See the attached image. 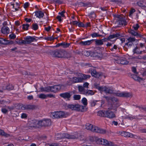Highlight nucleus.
Returning <instances> with one entry per match:
<instances>
[{
	"instance_id": "1",
	"label": "nucleus",
	"mask_w": 146,
	"mask_h": 146,
	"mask_svg": "<svg viewBox=\"0 0 146 146\" xmlns=\"http://www.w3.org/2000/svg\"><path fill=\"white\" fill-rule=\"evenodd\" d=\"M50 54L53 57L58 58H70L71 56L70 53L61 49L51 50L50 52Z\"/></svg>"
},
{
	"instance_id": "2",
	"label": "nucleus",
	"mask_w": 146,
	"mask_h": 146,
	"mask_svg": "<svg viewBox=\"0 0 146 146\" xmlns=\"http://www.w3.org/2000/svg\"><path fill=\"white\" fill-rule=\"evenodd\" d=\"M85 128L88 130L92 132L101 134H105L106 132V130L100 128L97 126H94L93 125L89 123H87L85 125Z\"/></svg>"
},
{
	"instance_id": "3",
	"label": "nucleus",
	"mask_w": 146,
	"mask_h": 146,
	"mask_svg": "<svg viewBox=\"0 0 146 146\" xmlns=\"http://www.w3.org/2000/svg\"><path fill=\"white\" fill-rule=\"evenodd\" d=\"M56 138L59 139L64 138L75 139L78 137V134L76 133L74 135H70L66 133H58L56 136Z\"/></svg>"
},
{
	"instance_id": "4",
	"label": "nucleus",
	"mask_w": 146,
	"mask_h": 146,
	"mask_svg": "<svg viewBox=\"0 0 146 146\" xmlns=\"http://www.w3.org/2000/svg\"><path fill=\"white\" fill-rule=\"evenodd\" d=\"M114 19L115 23L117 27H121V26H125L127 25L126 20L123 18L121 17L120 16L117 15Z\"/></svg>"
},
{
	"instance_id": "5",
	"label": "nucleus",
	"mask_w": 146,
	"mask_h": 146,
	"mask_svg": "<svg viewBox=\"0 0 146 146\" xmlns=\"http://www.w3.org/2000/svg\"><path fill=\"white\" fill-rule=\"evenodd\" d=\"M51 121L49 119H44L38 121V125L41 127H46L51 125Z\"/></svg>"
},
{
	"instance_id": "6",
	"label": "nucleus",
	"mask_w": 146,
	"mask_h": 146,
	"mask_svg": "<svg viewBox=\"0 0 146 146\" xmlns=\"http://www.w3.org/2000/svg\"><path fill=\"white\" fill-rule=\"evenodd\" d=\"M22 110H33L36 108L35 105L31 104H22L19 106Z\"/></svg>"
},
{
	"instance_id": "7",
	"label": "nucleus",
	"mask_w": 146,
	"mask_h": 146,
	"mask_svg": "<svg viewBox=\"0 0 146 146\" xmlns=\"http://www.w3.org/2000/svg\"><path fill=\"white\" fill-rule=\"evenodd\" d=\"M88 72L91 73L92 76L96 78H99L102 75L101 73L97 72L95 68H90Z\"/></svg>"
},
{
	"instance_id": "8",
	"label": "nucleus",
	"mask_w": 146,
	"mask_h": 146,
	"mask_svg": "<svg viewBox=\"0 0 146 146\" xmlns=\"http://www.w3.org/2000/svg\"><path fill=\"white\" fill-rule=\"evenodd\" d=\"M59 96L64 99L70 100L71 96V94H70V92H66L60 94Z\"/></svg>"
},
{
	"instance_id": "9",
	"label": "nucleus",
	"mask_w": 146,
	"mask_h": 146,
	"mask_svg": "<svg viewBox=\"0 0 146 146\" xmlns=\"http://www.w3.org/2000/svg\"><path fill=\"white\" fill-rule=\"evenodd\" d=\"M114 111L107 110L106 111V117L112 119L115 117Z\"/></svg>"
},
{
	"instance_id": "10",
	"label": "nucleus",
	"mask_w": 146,
	"mask_h": 146,
	"mask_svg": "<svg viewBox=\"0 0 146 146\" xmlns=\"http://www.w3.org/2000/svg\"><path fill=\"white\" fill-rule=\"evenodd\" d=\"M117 105V104L116 103H114L109 104L108 106V110L114 111H117V108L118 107Z\"/></svg>"
},
{
	"instance_id": "11",
	"label": "nucleus",
	"mask_w": 146,
	"mask_h": 146,
	"mask_svg": "<svg viewBox=\"0 0 146 146\" xmlns=\"http://www.w3.org/2000/svg\"><path fill=\"white\" fill-rule=\"evenodd\" d=\"M115 94L117 96L123 97H128L131 96V94L130 93L126 92L116 93H115Z\"/></svg>"
},
{
	"instance_id": "12",
	"label": "nucleus",
	"mask_w": 146,
	"mask_h": 146,
	"mask_svg": "<svg viewBox=\"0 0 146 146\" xmlns=\"http://www.w3.org/2000/svg\"><path fill=\"white\" fill-rule=\"evenodd\" d=\"M103 145L107 146H115V144L113 142L108 141L106 139H103V142L102 143Z\"/></svg>"
},
{
	"instance_id": "13",
	"label": "nucleus",
	"mask_w": 146,
	"mask_h": 146,
	"mask_svg": "<svg viewBox=\"0 0 146 146\" xmlns=\"http://www.w3.org/2000/svg\"><path fill=\"white\" fill-rule=\"evenodd\" d=\"M25 40H26L28 44H29L34 41H36L37 40L34 37L31 36H27L26 37L24 38Z\"/></svg>"
},
{
	"instance_id": "14",
	"label": "nucleus",
	"mask_w": 146,
	"mask_h": 146,
	"mask_svg": "<svg viewBox=\"0 0 146 146\" xmlns=\"http://www.w3.org/2000/svg\"><path fill=\"white\" fill-rule=\"evenodd\" d=\"M1 32L4 35H7L9 33L10 30L9 28L6 26H3L1 29Z\"/></svg>"
},
{
	"instance_id": "15",
	"label": "nucleus",
	"mask_w": 146,
	"mask_h": 146,
	"mask_svg": "<svg viewBox=\"0 0 146 146\" xmlns=\"http://www.w3.org/2000/svg\"><path fill=\"white\" fill-rule=\"evenodd\" d=\"M128 32L131 35L135 36H136L137 37H141L142 35L138 34L137 32L131 29H129L128 30Z\"/></svg>"
},
{
	"instance_id": "16",
	"label": "nucleus",
	"mask_w": 146,
	"mask_h": 146,
	"mask_svg": "<svg viewBox=\"0 0 146 146\" xmlns=\"http://www.w3.org/2000/svg\"><path fill=\"white\" fill-rule=\"evenodd\" d=\"M51 92H56L61 89V87L60 85H54L51 86Z\"/></svg>"
},
{
	"instance_id": "17",
	"label": "nucleus",
	"mask_w": 146,
	"mask_h": 146,
	"mask_svg": "<svg viewBox=\"0 0 146 146\" xmlns=\"http://www.w3.org/2000/svg\"><path fill=\"white\" fill-rule=\"evenodd\" d=\"M94 39L87 40L86 41H81L80 44L83 45H89L91 44L94 41Z\"/></svg>"
},
{
	"instance_id": "18",
	"label": "nucleus",
	"mask_w": 146,
	"mask_h": 146,
	"mask_svg": "<svg viewBox=\"0 0 146 146\" xmlns=\"http://www.w3.org/2000/svg\"><path fill=\"white\" fill-rule=\"evenodd\" d=\"M122 35L120 34L119 33H116L115 34L110 35L107 37L108 38V40L110 41L111 40V39L118 37H122Z\"/></svg>"
},
{
	"instance_id": "19",
	"label": "nucleus",
	"mask_w": 146,
	"mask_h": 146,
	"mask_svg": "<svg viewBox=\"0 0 146 146\" xmlns=\"http://www.w3.org/2000/svg\"><path fill=\"white\" fill-rule=\"evenodd\" d=\"M35 15L38 18H42L44 14L43 12L40 11H36L35 12Z\"/></svg>"
},
{
	"instance_id": "20",
	"label": "nucleus",
	"mask_w": 146,
	"mask_h": 146,
	"mask_svg": "<svg viewBox=\"0 0 146 146\" xmlns=\"http://www.w3.org/2000/svg\"><path fill=\"white\" fill-rule=\"evenodd\" d=\"M72 82L74 83L81 82H83V79L82 78L73 77L72 80Z\"/></svg>"
},
{
	"instance_id": "21",
	"label": "nucleus",
	"mask_w": 146,
	"mask_h": 146,
	"mask_svg": "<svg viewBox=\"0 0 146 146\" xmlns=\"http://www.w3.org/2000/svg\"><path fill=\"white\" fill-rule=\"evenodd\" d=\"M81 108L84 110V107L83 106L80 105L78 104L74 105L73 110L80 111Z\"/></svg>"
},
{
	"instance_id": "22",
	"label": "nucleus",
	"mask_w": 146,
	"mask_h": 146,
	"mask_svg": "<svg viewBox=\"0 0 146 146\" xmlns=\"http://www.w3.org/2000/svg\"><path fill=\"white\" fill-rule=\"evenodd\" d=\"M137 5L141 7H146V2L145 1L141 0L137 2Z\"/></svg>"
},
{
	"instance_id": "23",
	"label": "nucleus",
	"mask_w": 146,
	"mask_h": 146,
	"mask_svg": "<svg viewBox=\"0 0 146 146\" xmlns=\"http://www.w3.org/2000/svg\"><path fill=\"white\" fill-rule=\"evenodd\" d=\"M121 134L122 136L126 137H131L132 135L131 133L124 131L122 132Z\"/></svg>"
},
{
	"instance_id": "24",
	"label": "nucleus",
	"mask_w": 146,
	"mask_h": 146,
	"mask_svg": "<svg viewBox=\"0 0 146 146\" xmlns=\"http://www.w3.org/2000/svg\"><path fill=\"white\" fill-rule=\"evenodd\" d=\"M143 52L142 51H140L139 48L137 46H136L133 50V54H141Z\"/></svg>"
},
{
	"instance_id": "25",
	"label": "nucleus",
	"mask_w": 146,
	"mask_h": 146,
	"mask_svg": "<svg viewBox=\"0 0 146 146\" xmlns=\"http://www.w3.org/2000/svg\"><path fill=\"white\" fill-rule=\"evenodd\" d=\"M30 124L31 127H37V125H38V122L36 120H33L31 122Z\"/></svg>"
},
{
	"instance_id": "26",
	"label": "nucleus",
	"mask_w": 146,
	"mask_h": 146,
	"mask_svg": "<svg viewBox=\"0 0 146 146\" xmlns=\"http://www.w3.org/2000/svg\"><path fill=\"white\" fill-rule=\"evenodd\" d=\"M97 113L98 116L102 117H106V111L105 110H100L98 111Z\"/></svg>"
},
{
	"instance_id": "27",
	"label": "nucleus",
	"mask_w": 146,
	"mask_h": 146,
	"mask_svg": "<svg viewBox=\"0 0 146 146\" xmlns=\"http://www.w3.org/2000/svg\"><path fill=\"white\" fill-rule=\"evenodd\" d=\"M58 115V111H57L52 113L50 115V116L51 117L53 118H59Z\"/></svg>"
},
{
	"instance_id": "28",
	"label": "nucleus",
	"mask_w": 146,
	"mask_h": 146,
	"mask_svg": "<svg viewBox=\"0 0 146 146\" xmlns=\"http://www.w3.org/2000/svg\"><path fill=\"white\" fill-rule=\"evenodd\" d=\"M95 42V44L96 45H102L104 44V42H102L101 39H94Z\"/></svg>"
},
{
	"instance_id": "29",
	"label": "nucleus",
	"mask_w": 146,
	"mask_h": 146,
	"mask_svg": "<svg viewBox=\"0 0 146 146\" xmlns=\"http://www.w3.org/2000/svg\"><path fill=\"white\" fill-rule=\"evenodd\" d=\"M119 62L120 64H127L129 63V62L125 58L120 59Z\"/></svg>"
},
{
	"instance_id": "30",
	"label": "nucleus",
	"mask_w": 146,
	"mask_h": 146,
	"mask_svg": "<svg viewBox=\"0 0 146 146\" xmlns=\"http://www.w3.org/2000/svg\"><path fill=\"white\" fill-rule=\"evenodd\" d=\"M84 94L85 95H93L94 94V93L92 90H85L84 93Z\"/></svg>"
},
{
	"instance_id": "31",
	"label": "nucleus",
	"mask_w": 146,
	"mask_h": 146,
	"mask_svg": "<svg viewBox=\"0 0 146 146\" xmlns=\"http://www.w3.org/2000/svg\"><path fill=\"white\" fill-rule=\"evenodd\" d=\"M97 137L96 136H90L89 137V140L92 142H96V141L97 139Z\"/></svg>"
},
{
	"instance_id": "32",
	"label": "nucleus",
	"mask_w": 146,
	"mask_h": 146,
	"mask_svg": "<svg viewBox=\"0 0 146 146\" xmlns=\"http://www.w3.org/2000/svg\"><path fill=\"white\" fill-rule=\"evenodd\" d=\"M105 92L106 93L111 94L113 93V90L110 88L106 87Z\"/></svg>"
},
{
	"instance_id": "33",
	"label": "nucleus",
	"mask_w": 146,
	"mask_h": 146,
	"mask_svg": "<svg viewBox=\"0 0 146 146\" xmlns=\"http://www.w3.org/2000/svg\"><path fill=\"white\" fill-rule=\"evenodd\" d=\"M0 43L3 44H7L8 43V41L5 39L0 38Z\"/></svg>"
},
{
	"instance_id": "34",
	"label": "nucleus",
	"mask_w": 146,
	"mask_h": 146,
	"mask_svg": "<svg viewBox=\"0 0 146 146\" xmlns=\"http://www.w3.org/2000/svg\"><path fill=\"white\" fill-rule=\"evenodd\" d=\"M0 135L6 137H8L9 135L5 133L3 130L0 129Z\"/></svg>"
},
{
	"instance_id": "35",
	"label": "nucleus",
	"mask_w": 146,
	"mask_h": 146,
	"mask_svg": "<svg viewBox=\"0 0 146 146\" xmlns=\"http://www.w3.org/2000/svg\"><path fill=\"white\" fill-rule=\"evenodd\" d=\"M22 29L24 30H28L29 27V25L27 23L23 24L22 25Z\"/></svg>"
},
{
	"instance_id": "36",
	"label": "nucleus",
	"mask_w": 146,
	"mask_h": 146,
	"mask_svg": "<svg viewBox=\"0 0 146 146\" xmlns=\"http://www.w3.org/2000/svg\"><path fill=\"white\" fill-rule=\"evenodd\" d=\"M58 117L62 118L65 117V115L63 111H58Z\"/></svg>"
},
{
	"instance_id": "37",
	"label": "nucleus",
	"mask_w": 146,
	"mask_h": 146,
	"mask_svg": "<svg viewBox=\"0 0 146 146\" xmlns=\"http://www.w3.org/2000/svg\"><path fill=\"white\" fill-rule=\"evenodd\" d=\"M61 45L63 48H66L69 46L70 44L65 42H62L61 43Z\"/></svg>"
},
{
	"instance_id": "38",
	"label": "nucleus",
	"mask_w": 146,
	"mask_h": 146,
	"mask_svg": "<svg viewBox=\"0 0 146 146\" xmlns=\"http://www.w3.org/2000/svg\"><path fill=\"white\" fill-rule=\"evenodd\" d=\"M135 37H130L127 39V42H131L133 43L135 40Z\"/></svg>"
},
{
	"instance_id": "39",
	"label": "nucleus",
	"mask_w": 146,
	"mask_h": 146,
	"mask_svg": "<svg viewBox=\"0 0 146 146\" xmlns=\"http://www.w3.org/2000/svg\"><path fill=\"white\" fill-rule=\"evenodd\" d=\"M32 29L36 31L38 29V26L36 23H33L32 25Z\"/></svg>"
},
{
	"instance_id": "40",
	"label": "nucleus",
	"mask_w": 146,
	"mask_h": 146,
	"mask_svg": "<svg viewBox=\"0 0 146 146\" xmlns=\"http://www.w3.org/2000/svg\"><path fill=\"white\" fill-rule=\"evenodd\" d=\"M73 99L74 100H79L81 98L80 95L74 94L73 97Z\"/></svg>"
},
{
	"instance_id": "41",
	"label": "nucleus",
	"mask_w": 146,
	"mask_h": 146,
	"mask_svg": "<svg viewBox=\"0 0 146 146\" xmlns=\"http://www.w3.org/2000/svg\"><path fill=\"white\" fill-rule=\"evenodd\" d=\"M103 139H99L97 137L96 143L98 144L102 145V143L103 142Z\"/></svg>"
},
{
	"instance_id": "42",
	"label": "nucleus",
	"mask_w": 146,
	"mask_h": 146,
	"mask_svg": "<svg viewBox=\"0 0 146 146\" xmlns=\"http://www.w3.org/2000/svg\"><path fill=\"white\" fill-rule=\"evenodd\" d=\"M91 36L93 37H97L102 36V35H99L98 33H94L91 34Z\"/></svg>"
},
{
	"instance_id": "43",
	"label": "nucleus",
	"mask_w": 146,
	"mask_h": 146,
	"mask_svg": "<svg viewBox=\"0 0 146 146\" xmlns=\"http://www.w3.org/2000/svg\"><path fill=\"white\" fill-rule=\"evenodd\" d=\"M126 118L127 119H129L131 120H132L133 119H135L136 117L134 116L129 115H127L126 117Z\"/></svg>"
},
{
	"instance_id": "44",
	"label": "nucleus",
	"mask_w": 146,
	"mask_h": 146,
	"mask_svg": "<svg viewBox=\"0 0 146 146\" xmlns=\"http://www.w3.org/2000/svg\"><path fill=\"white\" fill-rule=\"evenodd\" d=\"M38 97L41 99H45L47 98L46 95L44 94H41L38 96Z\"/></svg>"
},
{
	"instance_id": "45",
	"label": "nucleus",
	"mask_w": 146,
	"mask_h": 146,
	"mask_svg": "<svg viewBox=\"0 0 146 146\" xmlns=\"http://www.w3.org/2000/svg\"><path fill=\"white\" fill-rule=\"evenodd\" d=\"M133 45V43L131 42H127L125 44V46H127L128 48H131Z\"/></svg>"
},
{
	"instance_id": "46",
	"label": "nucleus",
	"mask_w": 146,
	"mask_h": 146,
	"mask_svg": "<svg viewBox=\"0 0 146 146\" xmlns=\"http://www.w3.org/2000/svg\"><path fill=\"white\" fill-rule=\"evenodd\" d=\"M44 39L46 40L52 41L54 40L55 38H54L53 36H52L50 37H44Z\"/></svg>"
},
{
	"instance_id": "47",
	"label": "nucleus",
	"mask_w": 146,
	"mask_h": 146,
	"mask_svg": "<svg viewBox=\"0 0 146 146\" xmlns=\"http://www.w3.org/2000/svg\"><path fill=\"white\" fill-rule=\"evenodd\" d=\"M82 54H84V55L87 56H89L90 54V53L89 52L86 50H85L83 51Z\"/></svg>"
},
{
	"instance_id": "48",
	"label": "nucleus",
	"mask_w": 146,
	"mask_h": 146,
	"mask_svg": "<svg viewBox=\"0 0 146 146\" xmlns=\"http://www.w3.org/2000/svg\"><path fill=\"white\" fill-rule=\"evenodd\" d=\"M14 88L13 86L11 84H9L6 86V89L9 90H13Z\"/></svg>"
},
{
	"instance_id": "49",
	"label": "nucleus",
	"mask_w": 146,
	"mask_h": 146,
	"mask_svg": "<svg viewBox=\"0 0 146 146\" xmlns=\"http://www.w3.org/2000/svg\"><path fill=\"white\" fill-rule=\"evenodd\" d=\"M78 90L80 92H84V93L86 90L84 88V87L82 86H78Z\"/></svg>"
},
{
	"instance_id": "50",
	"label": "nucleus",
	"mask_w": 146,
	"mask_h": 146,
	"mask_svg": "<svg viewBox=\"0 0 146 146\" xmlns=\"http://www.w3.org/2000/svg\"><path fill=\"white\" fill-rule=\"evenodd\" d=\"M83 104L84 106H86L87 104V100L86 98H83L82 100Z\"/></svg>"
},
{
	"instance_id": "51",
	"label": "nucleus",
	"mask_w": 146,
	"mask_h": 146,
	"mask_svg": "<svg viewBox=\"0 0 146 146\" xmlns=\"http://www.w3.org/2000/svg\"><path fill=\"white\" fill-rule=\"evenodd\" d=\"M16 37V35L14 33H12L9 36V38L10 39H14Z\"/></svg>"
},
{
	"instance_id": "52",
	"label": "nucleus",
	"mask_w": 146,
	"mask_h": 146,
	"mask_svg": "<svg viewBox=\"0 0 146 146\" xmlns=\"http://www.w3.org/2000/svg\"><path fill=\"white\" fill-rule=\"evenodd\" d=\"M90 77V76L89 75L83 74V76H82V78L83 79V80H86L87 78H89Z\"/></svg>"
},
{
	"instance_id": "53",
	"label": "nucleus",
	"mask_w": 146,
	"mask_h": 146,
	"mask_svg": "<svg viewBox=\"0 0 146 146\" xmlns=\"http://www.w3.org/2000/svg\"><path fill=\"white\" fill-rule=\"evenodd\" d=\"M45 92H51V86H48L45 87Z\"/></svg>"
},
{
	"instance_id": "54",
	"label": "nucleus",
	"mask_w": 146,
	"mask_h": 146,
	"mask_svg": "<svg viewBox=\"0 0 146 146\" xmlns=\"http://www.w3.org/2000/svg\"><path fill=\"white\" fill-rule=\"evenodd\" d=\"M106 87V86H100L99 90L101 92H105Z\"/></svg>"
},
{
	"instance_id": "55",
	"label": "nucleus",
	"mask_w": 146,
	"mask_h": 146,
	"mask_svg": "<svg viewBox=\"0 0 146 146\" xmlns=\"http://www.w3.org/2000/svg\"><path fill=\"white\" fill-rule=\"evenodd\" d=\"M131 77L135 80H138L139 77H138L136 75L133 74L131 75Z\"/></svg>"
},
{
	"instance_id": "56",
	"label": "nucleus",
	"mask_w": 146,
	"mask_h": 146,
	"mask_svg": "<svg viewBox=\"0 0 146 146\" xmlns=\"http://www.w3.org/2000/svg\"><path fill=\"white\" fill-rule=\"evenodd\" d=\"M22 41V39H20L17 38L15 40L16 43L19 44H21Z\"/></svg>"
},
{
	"instance_id": "57",
	"label": "nucleus",
	"mask_w": 146,
	"mask_h": 146,
	"mask_svg": "<svg viewBox=\"0 0 146 146\" xmlns=\"http://www.w3.org/2000/svg\"><path fill=\"white\" fill-rule=\"evenodd\" d=\"M139 26L138 24H137L136 25H134L132 27L136 31L139 28Z\"/></svg>"
},
{
	"instance_id": "58",
	"label": "nucleus",
	"mask_w": 146,
	"mask_h": 146,
	"mask_svg": "<svg viewBox=\"0 0 146 146\" xmlns=\"http://www.w3.org/2000/svg\"><path fill=\"white\" fill-rule=\"evenodd\" d=\"M1 111L4 114H6L8 112V110L5 108H3L1 110Z\"/></svg>"
},
{
	"instance_id": "59",
	"label": "nucleus",
	"mask_w": 146,
	"mask_h": 146,
	"mask_svg": "<svg viewBox=\"0 0 146 146\" xmlns=\"http://www.w3.org/2000/svg\"><path fill=\"white\" fill-rule=\"evenodd\" d=\"M139 131L141 133H146V129L143 128L139 129Z\"/></svg>"
},
{
	"instance_id": "60",
	"label": "nucleus",
	"mask_w": 146,
	"mask_h": 146,
	"mask_svg": "<svg viewBox=\"0 0 146 146\" xmlns=\"http://www.w3.org/2000/svg\"><path fill=\"white\" fill-rule=\"evenodd\" d=\"M132 70L136 74H137L138 73L136 72V69L135 67H132Z\"/></svg>"
},
{
	"instance_id": "61",
	"label": "nucleus",
	"mask_w": 146,
	"mask_h": 146,
	"mask_svg": "<svg viewBox=\"0 0 146 146\" xmlns=\"http://www.w3.org/2000/svg\"><path fill=\"white\" fill-rule=\"evenodd\" d=\"M132 136L131 137H130L131 138H134L135 139H140V137L139 136H137L136 135H133L132 133Z\"/></svg>"
},
{
	"instance_id": "62",
	"label": "nucleus",
	"mask_w": 146,
	"mask_h": 146,
	"mask_svg": "<svg viewBox=\"0 0 146 146\" xmlns=\"http://www.w3.org/2000/svg\"><path fill=\"white\" fill-rule=\"evenodd\" d=\"M135 11V10L134 9H131L129 12V16L133 14Z\"/></svg>"
},
{
	"instance_id": "63",
	"label": "nucleus",
	"mask_w": 146,
	"mask_h": 146,
	"mask_svg": "<svg viewBox=\"0 0 146 146\" xmlns=\"http://www.w3.org/2000/svg\"><path fill=\"white\" fill-rule=\"evenodd\" d=\"M97 101L93 100L91 102V105L92 106H94L96 104V102Z\"/></svg>"
},
{
	"instance_id": "64",
	"label": "nucleus",
	"mask_w": 146,
	"mask_h": 146,
	"mask_svg": "<svg viewBox=\"0 0 146 146\" xmlns=\"http://www.w3.org/2000/svg\"><path fill=\"white\" fill-rule=\"evenodd\" d=\"M49 146H58L59 145L57 143H52L51 144H48Z\"/></svg>"
}]
</instances>
